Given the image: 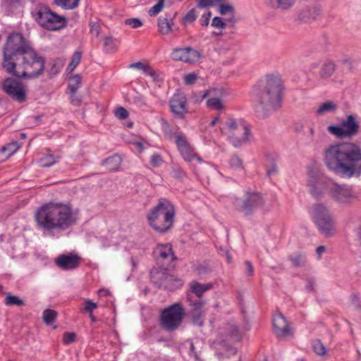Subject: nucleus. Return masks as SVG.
Here are the masks:
<instances>
[{"label": "nucleus", "mask_w": 361, "mask_h": 361, "mask_svg": "<svg viewBox=\"0 0 361 361\" xmlns=\"http://www.w3.org/2000/svg\"><path fill=\"white\" fill-rule=\"evenodd\" d=\"M324 161L330 171L342 178L361 175V149L352 142L331 145L325 150Z\"/></svg>", "instance_id": "f257e3e1"}, {"label": "nucleus", "mask_w": 361, "mask_h": 361, "mask_svg": "<svg viewBox=\"0 0 361 361\" xmlns=\"http://www.w3.org/2000/svg\"><path fill=\"white\" fill-rule=\"evenodd\" d=\"M35 220L41 231L54 235L75 225L78 216L70 204L49 202L37 208Z\"/></svg>", "instance_id": "f03ea898"}, {"label": "nucleus", "mask_w": 361, "mask_h": 361, "mask_svg": "<svg viewBox=\"0 0 361 361\" xmlns=\"http://www.w3.org/2000/svg\"><path fill=\"white\" fill-rule=\"evenodd\" d=\"M252 97L255 114L266 118L279 109L282 102V83L279 78L267 75L252 89Z\"/></svg>", "instance_id": "7ed1b4c3"}, {"label": "nucleus", "mask_w": 361, "mask_h": 361, "mask_svg": "<svg viewBox=\"0 0 361 361\" xmlns=\"http://www.w3.org/2000/svg\"><path fill=\"white\" fill-rule=\"evenodd\" d=\"M176 210L173 204L166 198H159L157 204L146 215L149 226L157 233L164 234L170 231L175 222Z\"/></svg>", "instance_id": "20e7f679"}, {"label": "nucleus", "mask_w": 361, "mask_h": 361, "mask_svg": "<svg viewBox=\"0 0 361 361\" xmlns=\"http://www.w3.org/2000/svg\"><path fill=\"white\" fill-rule=\"evenodd\" d=\"M32 49L29 40L21 32H13L3 47L2 67L6 72H13L16 68L14 61Z\"/></svg>", "instance_id": "39448f33"}, {"label": "nucleus", "mask_w": 361, "mask_h": 361, "mask_svg": "<svg viewBox=\"0 0 361 361\" xmlns=\"http://www.w3.org/2000/svg\"><path fill=\"white\" fill-rule=\"evenodd\" d=\"M13 72H7L18 78H35L42 75L45 68V59L32 48L22 55L18 60Z\"/></svg>", "instance_id": "423d86ee"}, {"label": "nucleus", "mask_w": 361, "mask_h": 361, "mask_svg": "<svg viewBox=\"0 0 361 361\" xmlns=\"http://www.w3.org/2000/svg\"><path fill=\"white\" fill-rule=\"evenodd\" d=\"M31 14L41 27L49 31L59 30L67 25L66 17L53 12L49 6L43 4H37Z\"/></svg>", "instance_id": "0eeeda50"}, {"label": "nucleus", "mask_w": 361, "mask_h": 361, "mask_svg": "<svg viewBox=\"0 0 361 361\" xmlns=\"http://www.w3.org/2000/svg\"><path fill=\"white\" fill-rule=\"evenodd\" d=\"M161 127L167 140H174L180 154L185 161L190 162L195 158L200 159L182 131L179 130L173 131L169 122L164 118L161 120Z\"/></svg>", "instance_id": "6e6552de"}, {"label": "nucleus", "mask_w": 361, "mask_h": 361, "mask_svg": "<svg viewBox=\"0 0 361 361\" xmlns=\"http://www.w3.org/2000/svg\"><path fill=\"white\" fill-rule=\"evenodd\" d=\"M185 310L180 303H174L163 310L159 317L161 327L168 331H175L182 324Z\"/></svg>", "instance_id": "1a4fd4ad"}, {"label": "nucleus", "mask_w": 361, "mask_h": 361, "mask_svg": "<svg viewBox=\"0 0 361 361\" xmlns=\"http://www.w3.org/2000/svg\"><path fill=\"white\" fill-rule=\"evenodd\" d=\"M264 199L260 192L249 190L243 198H235L233 202L235 209L245 216L252 215L254 212L264 204Z\"/></svg>", "instance_id": "9d476101"}, {"label": "nucleus", "mask_w": 361, "mask_h": 361, "mask_svg": "<svg viewBox=\"0 0 361 361\" xmlns=\"http://www.w3.org/2000/svg\"><path fill=\"white\" fill-rule=\"evenodd\" d=\"M313 219L318 226L320 232L326 237L334 233V221L327 207L322 203L316 204L313 207Z\"/></svg>", "instance_id": "9b49d317"}, {"label": "nucleus", "mask_w": 361, "mask_h": 361, "mask_svg": "<svg viewBox=\"0 0 361 361\" xmlns=\"http://www.w3.org/2000/svg\"><path fill=\"white\" fill-rule=\"evenodd\" d=\"M360 126L355 117L349 114L346 119L343 121L340 125L329 126L328 131L338 137H350L357 134Z\"/></svg>", "instance_id": "f8f14e48"}, {"label": "nucleus", "mask_w": 361, "mask_h": 361, "mask_svg": "<svg viewBox=\"0 0 361 361\" xmlns=\"http://www.w3.org/2000/svg\"><path fill=\"white\" fill-rule=\"evenodd\" d=\"M1 90L14 101L23 103L26 100V89L23 82L13 78H5Z\"/></svg>", "instance_id": "ddd939ff"}, {"label": "nucleus", "mask_w": 361, "mask_h": 361, "mask_svg": "<svg viewBox=\"0 0 361 361\" xmlns=\"http://www.w3.org/2000/svg\"><path fill=\"white\" fill-rule=\"evenodd\" d=\"M187 301L191 307L190 315L191 321L194 325L202 326L204 324V318L206 314L204 308L205 301L202 299H192L190 294L187 295Z\"/></svg>", "instance_id": "4468645a"}, {"label": "nucleus", "mask_w": 361, "mask_h": 361, "mask_svg": "<svg viewBox=\"0 0 361 361\" xmlns=\"http://www.w3.org/2000/svg\"><path fill=\"white\" fill-rule=\"evenodd\" d=\"M169 107L174 118L184 119L188 112L185 94L183 92L174 94L169 100Z\"/></svg>", "instance_id": "2eb2a0df"}, {"label": "nucleus", "mask_w": 361, "mask_h": 361, "mask_svg": "<svg viewBox=\"0 0 361 361\" xmlns=\"http://www.w3.org/2000/svg\"><path fill=\"white\" fill-rule=\"evenodd\" d=\"M330 195L333 200L338 203L347 204L355 197L350 186L340 185L333 181L330 185Z\"/></svg>", "instance_id": "dca6fc26"}, {"label": "nucleus", "mask_w": 361, "mask_h": 361, "mask_svg": "<svg viewBox=\"0 0 361 361\" xmlns=\"http://www.w3.org/2000/svg\"><path fill=\"white\" fill-rule=\"evenodd\" d=\"M333 180L322 177L312 176L308 180L310 192L315 199H321L324 192L328 191L330 193V185Z\"/></svg>", "instance_id": "f3484780"}, {"label": "nucleus", "mask_w": 361, "mask_h": 361, "mask_svg": "<svg viewBox=\"0 0 361 361\" xmlns=\"http://www.w3.org/2000/svg\"><path fill=\"white\" fill-rule=\"evenodd\" d=\"M171 57L173 61L193 63L199 60L200 54L196 49L190 47H177L173 49Z\"/></svg>", "instance_id": "a211bd4d"}, {"label": "nucleus", "mask_w": 361, "mask_h": 361, "mask_svg": "<svg viewBox=\"0 0 361 361\" xmlns=\"http://www.w3.org/2000/svg\"><path fill=\"white\" fill-rule=\"evenodd\" d=\"M273 327L277 338H282L293 335L286 317L281 313H276L273 318Z\"/></svg>", "instance_id": "6ab92c4d"}, {"label": "nucleus", "mask_w": 361, "mask_h": 361, "mask_svg": "<svg viewBox=\"0 0 361 361\" xmlns=\"http://www.w3.org/2000/svg\"><path fill=\"white\" fill-rule=\"evenodd\" d=\"M81 257L78 255L70 253L59 255L55 263L62 270H71L78 268L81 263Z\"/></svg>", "instance_id": "aec40b11"}, {"label": "nucleus", "mask_w": 361, "mask_h": 361, "mask_svg": "<svg viewBox=\"0 0 361 361\" xmlns=\"http://www.w3.org/2000/svg\"><path fill=\"white\" fill-rule=\"evenodd\" d=\"M247 126L245 125H238L236 121L233 118H229L225 122V126L221 129L222 133L228 135L233 133L244 131L247 132Z\"/></svg>", "instance_id": "412c9836"}, {"label": "nucleus", "mask_w": 361, "mask_h": 361, "mask_svg": "<svg viewBox=\"0 0 361 361\" xmlns=\"http://www.w3.org/2000/svg\"><path fill=\"white\" fill-rule=\"evenodd\" d=\"M223 334L225 339L222 340L221 343H225L226 341L235 343L239 341L241 338L239 329L235 325H227Z\"/></svg>", "instance_id": "4be33fe9"}, {"label": "nucleus", "mask_w": 361, "mask_h": 361, "mask_svg": "<svg viewBox=\"0 0 361 361\" xmlns=\"http://www.w3.org/2000/svg\"><path fill=\"white\" fill-rule=\"evenodd\" d=\"M250 133L249 128L247 129V132L239 131L233 133L228 135V140L235 147H238L248 140Z\"/></svg>", "instance_id": "5701e85b"}, {"label": "nucleus", "mask_w": 361, "mask_h": 361, "mask_svg": "<svg viewBox=\"0 0 361 361\" xmlns=\"http://www.w3.org/2000/svg\"><path fill=\"white\" fill-rule=\"evenodd\" d=\"M213 287L212 283H200L197 281H192L189 283L190 290L192 293H193L195 296H197L199 299L203 295V294L212 289Z\"/></svg>", "instance_id": "b1692460"}, {"label": "nucleus", "mask_w": 361, "mask_h": 361, "mask_svg": "<svg viewBox=\"0 0 361 361\" xmlns=\"http://www.w3.org/2000/svg\"><path fill=\"white\" fill-rule=\"evenodd\" d=\"M121 162V157L118 154H114L104 159L102 164L105 166L109 171H115L119 169Z\"/></svg>", "instance_id": "393cba45"}, {"label": "nucleus", "mask_w": 361, "mask_h": 361, "mask_svg": "<svg viewBox=\"0 0 361 361\" xmlns=\"http://www.w3.org/2000/svg\"><path fill=\"white\" fill-rule=\"evenodd\" d=\"M338 109L336 103L332 101H326L322 103L319 108L316 110L315 114L317 116H324L328 113H334Z\"/></svg>", "instance_id": "a878e982"}, {"label": "nucleus", "mask_w": 361, "mask_h": 361, "mask_svg": "<svg viewBox=\"0 0 361 361\" xmlns=\"http://www.w3.org/2000/svg\"><path fill=\"white\" fill-rule=\"evenodd\" d=\"M336 70V64L332 61H326L319 71V75L322 78H328L332 75Z\"/></svg>", "instance_id": "bb28decb"}, {"label": "nucleus", "mask_w": 361, "mask_h": 361, "mask_svg": "<svg viewBox=\"0 0 361 361\" xmlns=\"http://www.w3.org/2000/svg\"><path fill=\"white\" fill-rule=\"evenodd\" d=\"M80 0H53V4L64 10H74L79 6Z\"/></svg>", "instance_id": "cd10ccee"}, {"label": "nucleus", "mask_w": 361, "mask_h": 361, "mask_svg": "<svg viewBox=\"0 0 361 361\" xmlns=\"http://www.w3.org/2000/svg\"><path fill=\"white\" fill-rule=\"evenodd\" d=\"M157 250L161 258L166 259L171 258V261L176 260V257L171 245H161L158 246Z\"/></svg>", "instance_id": "c85d7f7f"}, {"label": "nucleus", "mask_w": 361, "mask_h": 361, "mask_svg": "<svg viewBox=\"0 0 361 361\" xmlns=\"http://www.w3.org/2000/svg\"><path fill=\"white\" fill-rule=\"evenodd\" d=\"M288 259L294 267H305L307 262L306 255L302 252H296L290 255H289Z\"/></svg>", "instance_id": "c756f323"}, {"label": "nucleus", "mask_w": 361, "mask_h": 361, "mask_svg": "<svg viewBox=\"0 0 361 361\" xmlns=\"http://www.w3.org/2000/svg\"><path fill=\"white\" fill-rule=\"evenodd\" d=\"M118 41L113 37L104 38V50L106 53H114L118 49Z\"/></svg>", "instance_id": "7c9ffc66"}, {"label": "nucleus", "mask_w": 361, "mask_h": 361, "mask_svg": "<svg viewBox=\"0 0 361 361\" xmlns=\"http://www.w3.org/2000/svg\"><path fill=\"white\" fill-rule=\"evenodd\" d=\"M82 85V78L79 74L71 76L68 80V90L69 92L76 94Z\"/></svg>", "instance_id": "2f4dec72"}, {"label": "nucleus", "mask_w": 361, "mask_h": 361, "mask_svg": "<svg viewBox=\"0 0 361 361\" xmlns=\"http://www.w3.org/2000/svg\"><path fill=\"white\" fill-rule=\"evenodd\" d=\"M173 22H170L166 18L158 19L159 32L164 35H169L172 30Z\"/></svg>", "instance_id": "473e14b6"}, {"label": "nucleus", "mask_w": 361, "mask_h": 361, "mask_svg": "<svg viewBox=\"0 0 361 361\" xmlns=\"http://www.w3.org/2000/svg\"><path fill=\"white\" fill-rule=\"evenodd\" d=\"M319 14V10L316 7H312L302 11L300 16L303 20L309 21L316 19Z\"/></svg>", "instance_id": "72a5a7b5"}, {"label": "nucleus", "mask_w": 361, "mask_h": 361, "mask_svg": "<svg viewBox=\"0 0 361 361\" xmlns=\"http://www.w3.org/2000/svg\"><path fill=\"white\" fill-rule=\"evenodd\" d=\"M6 298L4 302L7 306L21 307L25 305L24 301L16 295H12L11 293H5Z\"/></svg>", "instance_id": "f704fd0d"}, {"label": "nucleus", "mask_w": 361, "mask_h": 361, "mask_svg": "<svg viewBox=\"0 0 361 361\" xmlns=\"http://www.w3.org/2000/svg\"><path fill=\"white\" fill-rule=\"evenodd\" d=\"M267 161L269 164V167L267 169V175L269 177H271L273 175H275L278 172V168L276 163L277 156L274 155H266Z\"/></svg>", "instance_id": "c9c22d12"}, {"label": "nucleus", "mask_w": 361, "mask_h": 361, "mask_svg": "<svg viewBox=\"0 0 361 361\" xmlns=\"http://www.w3.org/2000/svg\"><path fill=\"white\" fill-rule=\"evenodd\" d=\"M218 11L221 15L223 16L227 13L231 14V17L228 20L232 22L233 24L235 23V19L234 16L235 9L232 5L220 4L219 6Z\"/></svg>", "instance_id": "e433bc0d"}, {"label": "nucleus", "mask_w": 361, "mask_h": 361, "mask_svg": "<svg viewBox=\"0 0 361 361\" xmlns=\"http://www.w3.org/2000/svg\"><path fill=\"white\" fill-rule=\"evenodd\" d=\"M57 317V312L54 310L47 309L43 312V321L47 324H53Z\"/></svg>", "instance_id": "4c0bfd02"}, {"label": "nucleus", "mask_w": 361, "mask_h": 361, "mask_svg": "<svg viewBox=\"0 0 361 361\" xmlns=\"http://www.w3.org/2000/svg\"><path fill=\"white\" fill-rule=\"evenodd\" d=\"M19 148L18 142H12L2 147L1 151L5 153L6 157L12 156Z\"/></svg>", "instance_id": "58836bf2"}, {"label": "nucleus", "mask_w": 361, "mask_h": 361, "mask_svg": "<svg viewBox=\"0 0 361 361\" xmlns=\"http://www.w3.org/2000/svg\"><path fill=\"white\" fill-rule=\"evenodd\" d=\"M171 176L176 180H183L186 176V173L177 164H173L171 170Z\"/></svg>", "instance_id": "ea45409f"}, {"label": "nucleus", "mask_w": 361, "mask_h": 361, "mask_svg": "<svg viewBox=\"0 0 361 361\" xmlns=\"http://www.w3.org/2000/svg\"><path fill=\"white\" fill-rule=\"evenodd\" d=\"M312 348L314 352L319 356H323L326 353V348L320 340L313 342Z\"/></svg>", "instance_id": "a19ab883"}, {"label": "nucleus", "mask_w": 361, "mask_h": 361, "mask_svg": "<svg viewBox=\"0 0 361 361\" xmlns=\"http://www.w3.org/2000/svg\"><path fill=\"white\" fill-rule=\"evenodd\" d=\"M165 0H159L157 4L154 5L148 11L149 16L153 17L158 15L164 8Z\"/></svg>", "instance_id": "79ce46f5"}, {"label": "nucleus", "mask_w": 361, "mask_h": 361, "mask_svg": "<svg viewBox=\"0 0 361 361\" xmlns=\"http://www.w3.org/2000/svg\"><path fill=\"white\" fill-rule=\"evenodd\" d=\"M207 106L215 110L224 109V106L219 98H210L207 101Z\"/></svg>", "instance_id": "37998d69"}, {"label": "nucleus", "mask_w": 361, "mask_h": 361, "mask_svg": "<svg viewBox=\"0 0 361 361\" xmlns=\"http://www.w3.org/2000/svg\"><path fill=\"white\" fill-rule=\"evenodd\" d=\"M49 64L51 65V68L48 70L49 74L51 76L57 75L61 71V64L56 60L51 61Z\"/></svg>", "instance_id": "c03bdc74"}, {"label": "nucleus", "mask_w": 361, "mask_h": 361, "mask_svg": "<svg viewBox=\"0 0 361 361\" xmlns=\"http://www.w3.org/2000/svg\"><path fill=\"white\" fill-rule=\"evenodd\" d=\"M149 162L153 167H159L162 164L164 160L160 154L155 153L151 156Z\"/></svg>", "instance_id": "a18cd8bd"}, {"label": "nucleus", "mask_w": 361, "mask_h": 361, "mask_svg": "<svg viewBox=\"0 0 361 361\" xmlns=\"http://www.w3.org/2000/svg\"><path fill=\"white\" fill-rule=\"evenodd\" d=\"M230 166L234 169L242 168L243 160L237 155L231 157L229 160Z\"/></svg>", "instance_id": "49530a36"}, {"label": "nucleus", "mask_w": 361, "mask_h": 361, "mask_svg": "<svg viewBox=\"0 0 361 361\" xmlns=\"http://www.w3.org/2000/svg\"><path fill=\"white\" fill-rule=\"evenodd\" d=\"M76 334L73 332H65L63 336L62 341L64 345H70L75 341Z\"/></svg>", "instance_id": "de8ad7c7"}, {"label": "nucleus", "mask_w": 361, "mask_h": 361, "mask_svg": "<svg viewBox=\"0 0 361 361\" xmlns=\"http://www.w3.org/2000/svg\"><path fill=\"white\" fill-rule=\"evenodd\" d=\"M57 161L56 158L52 154L45 156L42 160V164L44 167H49Z\"/></svg>", "instance_id": "09e8293b"}, {"label": "nucleus", "mask_w": 361, "mask_h": 361, "mask_svg": "<svg viewBox=\"0 0 361 361\" xmlns=\"http://www.w3.org/2000/svg\"><path fill=\"white\" fill-rule=\"evenodd\" d=\"M125 25L130 26L132 28H137L142 25V22L139 18H128L125 20Z\"/></svg>", "instance_id": "8fccbe9b"}, {"label": "nucleus", "mask_w": 361, "mask_h": 361, "mask_svg": "<svg viewBox=\"0 0 361 361\" xmlns=\"http://www.w3.org/2000/svg\"><path fill=\"white\" fill-rule=\"evenodd\" d=\"M115 115L119 119H126L128 117L129 113L124 107L120 106L116 109Z\"/></svg>", "instance_id": "3c124183"}, {"label": "nucleus", "mask_w": 361, "mask_h": 361, "mask_svg": "<svg viewBox=\"0 0 361 361\" xmlns=\"http://www.w3.org/2000/svg\"><path fill=\"white\" fill-rule=\"evenodd\" d=\"M90 32L96 37H98L101 32V27L97 22H91L90 23Z\"/></svg>", "instance_id": "603ef678"}, {"label": "nucleus", "mask_w": 361, "mask_h": 361, "mask_svg": "<svg viewBox=\"0 0 361 361\" xmlns=\"http://www.w3.org/2000/svg\"><path fill=\"white\" fill-rule=\"evenodd\" d=\"M196 18H197L196 11L195 8H192L187 12V13L185 15L183 19H184L185 22L190 23H192L193 21H195Z\"/></svg>", "instance_id": "864d4df0"}, {"label": "nucleus", "mask_w": 361, "mask_h": 361, "mask_svg": "<svg viewBox=\"0 0 361 361\" xmlns=\"http://www.w3.org/2000/svg\"><path fill=\"white\" fill-rule=\"evenodd\" d=\"M211 25L215 27L225 28L226 23L221 18L216 16L212 19Z\"/></svg>", "instance_id": "5fc2aeb1"}, {"label": "nucleus", "mask_w": 361, "mask_h": 361, "mask_svg": "<svg viewBox=\"0 0 361 361\" xmlns=\"http://www.w3.org/2000/svg\"><path fill=\"white\" fill-rule=\"evenodd\" d=\"M295 0H276L278 7L288 9L293 6Z\"/></svg>", "instance_id": "6e6d98bb"}, {"label": "nucleus", "mask_w": 361, "mask_h": 361, "mask_svg": "<svg viewBox=\"0 0 361 361\" xmlns=\"http://www.w3.org/2000/svg\"><path fill=\"white\" fill-rule=\"evenodd\" d=\"M197 79V74H195L194 73H190L187 74L184 77V83L186 85H191L195 82Z\"/></svg>", "instance_id": "4d7b16f0"}, {"label": "nucleus", "mask_w": 361, "mask_h": 361, "mask_svg": "<svg viewBox=\"0 0 361 361\" xmlns=\"http://www.w3.org/2000/svg\"><path fill=\"white\" fill-rule=\"evenodd\" d=\"M97 307H98L97 303L91 301L90 300H87L85 301V302L84 304V310L87 313L92 312V311L94 309L97 308Z\"/></svg>", "instance_id": "13d9d810"}, {"label": "nucleus", "mask_w": 361, "mask_h": 361, "mask_svg": "<svg viewBox=\"0 0 361 361\" xmlns=\"http://www.w3.org/2000/svg\"><path fill=\"white\" fill-rule=\"evenodd\" d=\"M211 16V11L203 13L200 19V25L202 26H207L209 23Z\"/></svg>", "instance_id": "bf43d9fd"}, {"label": "nucleus", "mask_w": 361, "mask_h": 361, "mask_svg": "<svg viewBox=\"0 0 361 361\" xmlns=\"http://www.w3.org/2000/svg\"><path fill=\"white\" fill-rule=\"evenodd\" d=\"M71 102L73 105L79 106L82 104V99L80 96L76 95V94H73L72 92H69Z\"/></svg>", "instance_id": "052dcab7"}, {"label": "nucleus", "mask_w": 361, "mask_h": 361, "mask_svg": "<svg viewBox=\"0 0 361 361\" xmlns=\"http://www.w3.org/2000/svg\"><path fill=\"white\" fill-rule=\"evenodd\" d=\"M81 58H82V52L79 51H76L73 53V54L72 56L71 63H73V65H75V66H77L80 63V62L81 61Z\"/></svg>", "instance_id": "680f3d73"}, {"label": "nucleus", "mask_w": 361, "mask_h": 361, "mask_svg": "<svg viewBox=\"0 0 361 361\" xmlns=\"http://www.w3.org/2000/svg\"><path fill=\"white\" fill-rule=\"evenodd\" d=\"M143 72L147 75L152 77L153 79H156L157 78V74L156 71L149 66L146 65Z\"/></svg>", "instance_id": "e2e57ef3"}, {"label": "nucleus", "mask_w": 361, "mask_h": 361, "mask_svg": "<svg viewBox=\"0 0 361 361\" xmlns=\"http://www.w3.org/2000/svg\"><path fill=\"white\" fill-rule=\"evenodd\" d=\"M214 4V0H199L198 6L201 8H204L212 6Z\"/></svg>", "instance_id": "0e129e2a"}, {"label": "nucleus", "mask_w": 361, "mask_h": 361, "mask_svg": "<svg viewBox=\"0 0 361 361\" xmlns=\"http://www.w3.org/2000/svg\"><path fill=\"white\" fill-rule=\"evenodd\" d=\"M245 266L247 270V275L252 276L254 274V269L252 264L250 261L245 262Z\"/></svg>", "instance_id": "69168bd1"}, {"label": "nucleus", "mask_w": 361, "mask_h": 361, "mask_svg": "<svg viewBox=\"0 0 361 361\" xmlns=\"http://www.w3.org/2000/svg\"><path fill=\"white\" fill-rule=\"evenodd\" d=\"M190 355L195 357L196 360H199V357L197 355V351L195 350V347L193 343H190V350H189Z\"/></svg>", "instance_id": "338daca9"}, {"label": "nucleus", "mask_w": 361, "mask_h": 361, "mask_svg": "<svg viewBox=\"0 0 361 361\" xmlns=\"http://www.w3.org/2000/svg\"><path fill=\"white\" fill-rule=\"evenodd\" d=\"M146 65L147 64H144L143 63L139 61V62H136V63H133L130 64L129 67L144 71Z\"/></svg>", "instance_id": "774afa93"}]
</instances>
